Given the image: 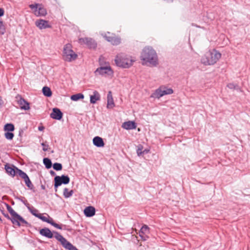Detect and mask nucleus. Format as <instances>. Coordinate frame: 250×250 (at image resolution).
Listing matches in <instances>:
<instances>
[{
  "label": "nucleus",
  "mask_w": 250,
  "mask_h": 250,
  "mask_svg": "<svg viewBox=\"0 0 250 250\" xmlns=\"http://www.w3.org/2000/svg\"><path fill=\"white\" fill-rule=\"evenodd\" d=\"M141 59L144 62L143 64L148 63L152 66L158 64V57L156 51L151 47H146L143 49Z\"/></svg>",
  "instance_id": "1"
},
{
  "label": "nucleus",
  "mask_w": 250,
  "mask_h": 250,
  "mask_svg": "<svg viewBox=\"0 0 250 250\" xmlns=\"http://www.w3.org/2000/svg\"><path fill=\"white\" fill-rule=\"evenodd\" d=\"M7 210L11 215L10 217L8 214L5 216L10 219L13 225L20 227L21 225L25 226H29L30 225L21 215L18 214L8 204H6Z\"/></svg>",
  "instance_id": "2"
},
{
  "label": "nucleus",
  "mask_w": 250,
  "mask_h": 250,
  "mask_svg": "<svg viewBox=\"0 0 250 250\" xmlns=\"http://www.w3.org/2000/svg\"><path fill=\"white\" fill-rule=\"evenodd\" d=\"M221 54L215 49L207 52L201 58V62L205 65H213L220 59Z\"/></svg>",
  "instance_id": "3"
},
{
  "label": "nucleus",
  "mask_w": 250,
  "mask_h": 250,
  "mask_svg": "<svg viewBox=\"0 0 250 250\" xmlns=\"http://www.w3.org/2000/svg\"><path fill=\"white\" fill-rule=\"evenodd\" d=\"M115 62L118 66L123 68H129L132 65L134 60L129 56L124 53H120L116 56Z\"/></svg>",
  "instance_id": "4"
},
{
  "label": "nucleus",
  "mask_w": 250,
  "mask_h": 250,
  "mask_svg": "<svg viewBox=\"0 0 250 250\" xmlns=\"http://www.w3.org/2000/svg\"><path fill=\"white\" fill-rule=\"evenodd\" d=\"M77 55L72 49V45L70 43L65 44L63 50V58L67 62H71L77 58Z\"/></svg>",
  "instance_id": "5"
},
{
  "label": "nucleus",
  "mask_w": 250,
  "mask_h": 250,
  "mask_svg": "<svg viewBox=\"0 0 250 250\" xmlns=\"http://www.w3.org/2000/svg\"><path fill=\"white\" fill-rule=\"evenodd\" d=\"M99 62L101 66L97 68L95 70V73L96 75L99 74L102 76L105 75L110 76L113 75V71L108 63L105 62V65L102 66L103 62L101 58L99 59Z\"/></svg>",
  "instance_id": "6"
},
{
  "label": "nucleus",
  "mask_w": 250,
  "mask_h": 250,
  "mask_svg": "<svg viewBox=\"0 0 250 250\" xmlns=\"http://www.w3.org/2000/svg\"><path fill=\"white\" fill-rule=\"evenodd\" d=\"M173 93V90L171 88L162 85L156 89L151 95L150 97L154 99H159L165 95H169Z\"/></svg>",
  "instance_id": "7"
},
{
  "label": "nucleus",
  "mask_w": 250,
  "mask_h": 250,
  "mask_svg": "<svg viewBox=\"0 0 250 250\" xmlns=\"http://www.w3.org/2000/svg\"><path fill=\"white\" fill-rule=\"evenodd\" d=\"M54 237L61 243L62 247L65 249L68 250H79L58 232H54Z\"/></svg>",
  "instance_id": "8"
},
{
  "label": "nucleus",
  "mask_w": 250,
  "mask_h": 250,
  "mask_svg": "<svg viewBox=\"0 0 250 250\" xmlns=\"http://www.w3.org/2000/svg\"><path fill=\"white\" fill-rule=\"evenodd\" d=\"M29 6L31 9L34 10V14L37 17H44L47 14L46 9L42 4H32Z\"/></svg>",
  "instance_id": "9"
},
{
  "label": "nucleus",
  "mask_w": 250,
  "mask_h": 250,
  "mask_svg": "<svg viewBox=\"0 0 250 250\" xmlns=\"http://www.w3.org/2000/svg\"><path fill=\"white\" fill-rule=\"evenodd\" d=\"M70 182V178L67 175L56 176L54 178V188L57 191V188L62 184L66 185Z\"/></svg>",
  "instance_id": "10"
},
{
  "label": "nucleus",
  "mask_w": 250,
  "mask_h": 250,
  "mask_svg": "<svg viewBox=\"0 0 250 250\" xmlns=\"http://www.w3.org/2000/svg\"><path fill=\"white\" fill-rule=\"evenodd\" d=\"M79 40L81 44H85L90 48H95L97 46L95 41L91 38H80Z\"/></svg>",
  "instance_id": "11"
},
{
  "label": "nucleus",
  "mask_w": 250,
  "mask_h": 250,
  "mask_svg": "<svg viewBox=\"0 0 250 250\" xmlns=\"http://www.w3.org/2000/svg\"><path fill=\"white\" fill-rule=\"evenodd\" d=\"M104 37L107 41L111 42L114 45H118L121 43V39L114 35L108 36L107 34H105Z\"/></svg>",
  "instance_id": "12"
},
{
  "label": "nucleus",
  "mask_w": 250,
  "mask_h": 250,
  "mask_svg": "<svg viewBox=\"0 0 250 250\" xmlns=\"http://www.w3.org/2000/svg\"><path fill=\"white\" fill-rule=\"evenodd\" d=\"M35 25L40 29H44L51 27L48 21L42 19L37 20L35 22Z\"/></svg>",
  "instance_id": "13"
},
{
  "label": "nucleus",
  "mask_w": 250,
  "mask_h": 250,
  "mask_svg": "<svg viewBox=\"0 0 250 250\" xmlns=\"http://www.w3.org/2000/svg\"><path fill=\"white\" fill-rule=\"evenodd\" d=\"M18 103L22 109L28 110L30 108L29 103L21 96L17 97Z\"/></svg>",
  "instance_id": "14"
},
{
  "label": "nucleus",
  "mask_w": 250,
  "mask_h": 250,
  "mask_svg": "<svg viewBox=\"0 0 250 250\" xmlns=\"http://www.w3.org/2000/svg\"><path fill=\"white\" fill-rule=\"evenodd\" d=\"M54 232L56 231H53L52 232L47 228H44L40 230V234L43 236L46 237L48 238H52L54 235Z\"/></svg>",
  "instance_id": "15"
},
{
  "label": "nucleus",
  "mask_w": 250,
  "mask_h": 250,
  "mask_svg": "<svg viewBox=\"0 0 250 250\" xmlns=\"http://www.w3.org/2000/svg\"><path fill=\"white\" fill-rule=\"evenodd\" d=\"M50 117L54 119L60 120L62 117V113L60 109L54 108L52 112L50 114Z\"/></svg>",
  "instance_id": "16"
},
{
  "label": "nucleus",
  "mask_w": 250,
  "mask_h": 250,
  "mask_svg": "<svg viewBox=\"0 0 250 250\" xmlns=\"http://www.w3.org/2000/svg\"><path fill=\"white\" fill-rule=\"evenodd\" d=\"M17 168L16 166L14 165H10L9 164H6L5 165V169L6 170V173L11 176L12 177L15 176V171L16 168Z\"/></svg>",
  "instance_id": "17"
},
{
  "label": "nucleus",
  "mask_w": 250,
  "mask_h": 250,
  "mask_svg": "<svg viewBox=\"0 0 250 250\" xmlns=\"http://www.w3.org/2000/svg\"><path fill=\"white\" fill-rule=\"evenodd\" d=\"M136 125L134 121H127L124 122L122 125V127L126 130H130L135 129L136 128Z\"/></svg>",
  "instance_id": "18"
},
{
  "label": "nucleus",
  "mask_w": 250,
  "mask_h": 250,
  "mask_svg": "<svg viewBox=\"0 0 250 250\" xmlns=\"http://www.w3.org/2000/svg\"><path fill=\"white\" fill-rule=\"evenodd\" d=\"M84 215L88 217L93 216L95 214V208L92 206H88L84 210Z\"/></svg>",
  "instance_id": "19"
},
{
  "label": "nucleus",
  "mask_w": 250,
  "mask_h": 250,
  "mask_svg": "<svg viewBox=\"0 0 250 250\" xmlns=\"http://www.w3.org/2000/svg\"><path fill=\"white\" fill-rule=\"evenodd\" d=\"M21 201L26 206V207L27 208L28 210L30 212V213L32 215L36 216V217H38L40 213H38L39 211L38 209H36L33 206H30L29 204L26 203L25 201H23L22 200H21Z\"/></svg>",
  "instance_id": "20"
},
{
  "label": "nucleus",
  "mask_w": 250,
  "mask_h": 250,
  "mask_svg": "<svg viewBox=\"0 0 250 250\" xmlns=\"http://www.w3.org/2000/svg\"><path fill=\"white\" fill-rule=\"evenodd\" d=\"M93 143L97 147H101L104 146L103 139L99 136H96L93 139Z\"/></svg>",
  "instance_id": "21"
},
{
  "label": "nucleus",
  "mask_w": 250,
  "mask_h": 250,
  "mask_svg": "<svg viewBox=\"0 0 250 250\" xmlns=\"http://www.w3.org/2000/svg\"><path fill=\"white\" fill-rule=\"evenodd\" d=\"M107 107L108 108H113L115 106V104H114L113 99L112 97V93L110 91H109L107 94Z\"/></svg>",
  "instance_id": "22"
},
{
  "label": "nucleus",
  "mask_w": 250,
  "mask_h": 250,
  "mask_svg": "<svg viewBox=\"0 0 250 250\" xmlns=\"http://www.w3.org/2000/svg\"><path fill=\"white\" fill-rule=\"evenodd\" d=\"M100 100V95L97 91L95 90L93 94L90 96V102L91 104H95L97 101Z\"/></svg>",
  "instance_id": "23"
},
{
  "label": "nucleus",
  "mask_w": 250,
  "mask_h": 250,
  "mask_svg": "<svg viewBox=\"0 0 250 250\" xmlns=\"http://www.w3.org/2000/svg\"><path fill=\"white\" fill-rule=\"evenodd\" d=\"M23 179L24 181V182L26 185V186L30 188V189H32L34 188V185L30 181L28 176L27 175L25 177L23 178Z\"/></svg>",
  "instance_id": "24"
},
{
  "label": "nucleus",
  "mask_w": 250,
  "mask_h": 250,
  "mask_svg": "<svg viewBox=\"0 0 250 250\" xmlns=\"http://www.w3.org/2000/svg\"><path fill=\"white\" fill-rule=\"evenodd\" d=\"M42 91L43 94L47 97H49L51 96V95L52 94V91H51L50 88L47 86H44L42 88Z\"/></svg>",
  "instance_id": "25"
},
{
  "label": "nucleus",
  "mask_w": 250,
  "mask_h": 250,
  "mask_svg": "<svg viewBox=\"0 0 250 250\" xmlns=\"http://www.w3.org/2000/svg\"><path fill=\"white\" fill-rule=\"evenodd\" d=\"M26 175L27 174L21 169L18 167L16 168L15 176H19L21 178L23 179Z\"/></svg>",
  "instance_id": "26"
},
{
  "label": "nucleus",
  "mask_w": 250,
  "mask_h": 250,
  "mask_svg": "<svg viewBox=\"0 0 250 250\" xmlns=\"http://www.w3.org/2000/svg\"><path fill=\"white\" fill-rule=\"evenodd\" d=\"M71 100L74 101H77L80 99L84 98V95L82 93H78L73 95L71 96Z\"/></svg>",
  "instance_id": "27"
},
{
  "label": "nucleus",
  "mask_w": 250,
  "mask_h": 250,
  "mask_svg": "<svg viewBox=\"0 0 250 250\" xmlns=\"http://www.w3.org/2000/svg\"><path fill=\"white\" fill-rule=\"evenodd\" d=\"M73 190H69L67 188H64L63 189V194L65 198H68L72 196L73 194Z\"/></svg>",
  "instance_id": "28"
},
{
  "label": "nucleus",
  "mask_w": 250,
  "mask_h": 250,
  "mask_svg": "<svg viewBox=\"0 0 250 250\" xmlns=\"http://www.w3.org/2000/svg\"><path fill=\"white\" fill-rule=\"evenodd\" d=\"M15 129V127L13 124L9 123L6 124L4 126V131H7V132H11L14 131Z\"/></svg>",
  "instance_id": "29"
},
{
  "label": "nucleus",
  "mask_w": 250,
  "mask_h": 250,
  "mask_svg": "<svg viewBox=\"0 0 250 250\" xmlns=\"http://www.w3.org/2000/svg\"><path fill=\"white\" fill-rule=\"evenodd\" d=\"M43 163L46 168L49 169L52 167V164L51 161L49 158H44L43 160Z\"/></svg>",
  "instance_id": "30"
},
{
  "label": "nucleus",
  "mask_w": 250,
  "mask_h": 250,
  "mask_svg": "<svg viewBox=\"0 0 250 250\" xmlns=\"http://www.w3.org/2000/svg\"><path fill=\"white\" fill-rule=\"evenodd\" d=\"M227 86L229 88L231 89H236L237 90L240 91L241 92L242 91L241 88L236 84H234L233 83H229L227 85Z\"/></svg>",
  "instance_id": "31"
},
{
  "label": "nucleus",
  "mask_w": 250,
  "mask_h": 250,
  "mask_svg": "<svg viewBox=\"0 0 250 250\" xmlns=\"http://www.w3.org/2000/svg\"><path fill=\"white\" fill-rule=\"evenodd\" d=\"M38 218L40 219L43 222H47V223L50 224V222H51L52 218H50V219L48 218L47 217L43 216L42 214L40 213L38 217Z\"/></svg>",
  "instance_id": "32"
},
{
  "label": "nucleus",
  "mask_w": 250,
  "mask_h": 250,
  "mask_svg": "<svg viewBox=\"0 0 250 250\" xmlns=\"http://www.w3.org/2000/svg\"><path fill=\"white\" fill-rule=\"evenodd\" d=\"M143 146L142 145H139L137 146L136 152H137L138 156H140L143 155Z\"/></svg>",
  "instance_id": "33"
},
{
  "label": "nucleus",
  "mask_w": 250,
  "mask_h": 250,
  "mask_svg": "<svg viewBox=\"0 0 250 250\" xmlns=\"http://www.w3.org/2000/svg\"><path fill=\"white\" fill-rule=\"evenodd\" d=\"M53 167L55 170L59 171L62 169V167L61 164L55 163L53 164Z\"/></svg>",
  "instance_id": "34"
},
{
  "label": "nucleus",
  "mask_w": 250,
  "mask_h": 250,
  "mask_svg": "<svg viewBox=\"0 0 250 250\" xmlns=\"http://www.w3.org/2000/svg\"><path fill=\"white\" fill-rule=\"evenodd\" d=\"M5 138L9 140H11L13 139L14 135L11 132H6L4 134Z\"/></svg>",
  "instance_id": "35"
},
{
  "label": "nucleus",
  "mask_w": 250,
  "mask_h": 250,
  "mask_svg": "<svg viewBox=\"0 0 250 250\" xmlns=\"http://www.w3.org/2000/svg\"><path fill=\"white\" fill-rule=\"evenodd\" d=\"M50 224H51L52 226H54L55 228H56L57 229H62V226H63L62 224V225H59V224L55 223L53 221V219H52L51 222H50Z\"/></svg>",
  "instance_id": "36"
},
{
  "label": "nucleus",
  "mask_w": 250,
  "mask_h": 250,
  "mask_svg": "<svg viewBox=\"0 0 250 250\" xmlns=\"http://www.w3.org/2000/svg\"><path fill=\"white\" fill-rule=\"evenodd\" d=\"M0 29L1 30V34H4L5 32V26L3 21L1 20H0Z\"/></svg>",
  "instance_id": "37"
},
{
  "label": "nucleus",
  "mask_w": 250,
  "mask_h": 250,
  "mask_svg": "<svg viewBox=\"0 0 250 250\" xmlns=\"http://www.w3.org/2000/svg\"><path fill=\"white\" fill-rule=\"evenodd\" d=\"M149 228L147 226L144 225L141 229V232L145 233L148 231Z\"/></svg>",
  "instance_id": "38"
},
{
  "label": "nucleus",
  "mask_w": 250,
  "mask_h": 250,
  "mask_svg": "<svg viewBox=\"0 0 250 250\" xmlns=\"http://www.w3.org/2000/svg\"><path fill=\"white\" fill-rule=\"evenodd\" d=\"M41 145L43 146L42 150L44 151H46L48 150L49 146L48 144H46V142H45V143H42L41 144Z\"/></svg>",
  "instance_id": "39"
},
{
  "label": "nucleus",
  "mask_w": 250,
  "mask_h": 250,
  "mask_svg": "<svg viewBox=\"0 0 250 250\" xmlns=\"http://www.w3.org/2000/svg\"><path fill=\"white\" fill-rule=\"evenodd\" d=\"M4 10L3 8H0V17H2L4 15Z\"/></svg>",
  "instance_id": "40"
},
{
  "label": "nucleus",
  "mask_w": 250,
  "mask_h": 250,
  "mask_svg": "<svg viewBox=\"0 0 250 250\" xmlns=\"http://www.w3.org/2000/svg\"><path fill=\"white\" fill-rule=\"evenodd\" d=\"M149 152V149H145V150H143V155L146 154L148 153Z\"/></svg>",
  "instance_id": "41"
},
{
  "label": "nucleus",
  "mask_w": 250,
  "mask_h": 250,
  "mask_svg": "<svg viewBox=\"0 0 250 250\" xmlns=\"http://www.w3.org/2000/svg\"><path fill=\"white\" fill-rule=\"evenodd\" d=\"M44 129V127L42 125H40L38 127V130L39 131H43Z\"/></svg>",
  "instance_id": "42"
},
{
  "label": "nucleus",
  "mask_w": 250,
  "mask_h": 250,
  "mask_svg": "<svg viewBox=\"0 0 250 250\" xmlns=\"http://www.w3.org/2000/svg\"><path fill=\"white\" fill-rule=\"evenodd\" d=\"M50 174L52 175V176H54L56 174L55 172L54 171H53V170H51L50 171Z\"/></svg>",
  "instance_id": "43"
},
{
  "label": "nucleus",
  "mask_w": 250,
  "mask_h": 250,
  "mask_svg": "<svg viewBox=\"0 0 250 250\" xmlns=\"http://www.w3.org/2000/svg\"><path fill=\"white\" fill-rule=\"evenodd\" d=\"M41 188L42 189H45V186L44 185H42L41 186Z\"/></svg>",
  "instance_id": "44"
},
{
  "label": "nucleus",
  "mask_w": 250,
  "mask_h": 250,
  "mask_svg": "<svg viewBox=\"0 0 250 250\" xmlns=\"http://www.w3.org/2000/svg\"><path fill=\"white\" fill-rule=\"evenodd\" d=\"M0 221H1V217H0Z\"/></svg>",
  "instance_id": "45"
},
{
  "label": "nucleus",
  "mask_w": 250,
  "mask_h": 250,
  "mask_svg": "<svg viewBox=\"0 0 250 250\" xmlns=\"http://www.w3.org/2000/svg\"><path fill=\"white\" fill-rule=\"evenodd\" d=\"M57 250V249H55V250Z\"/></svg>",
  "instance_id": "46"
}]
</instances>
